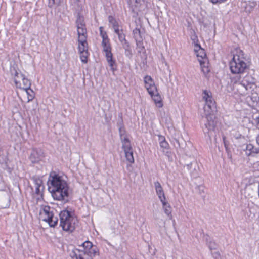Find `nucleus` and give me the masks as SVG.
<instances>
[{"label": "nucleus", "instance_id": "nucleus-20", "mask_svg": "<svg viewBox=\"0 0 259 259\" xmlns=\"http://www.w3.org/2000/svg\"><path fill=\"white\" fill-rule=\"evenodd\" d=\"M162 204V208L165 213L168 216L171 217V207L166 200V199L160 201Z\"/></svg>", "mask_w": 259, "mask_h": 259}, {"label": "nucleus", "instance_id": "nucleus-1", "mask_svg": "<svg viewBox=\"0 0 259 259\" xmlns=\"http://www.w3.org/2000/svg\"><path fill=\"white\" fill-rule=\"evenodd\" d=\"M49 190L54 199L67 201L69 196V186L62 176L55 171L50 172L48 179Z\"/></svg>", "mask_w": 259, "mask_h": 259}, {"label": "nucleus", "instance_id": "nucleus-9", "mask_svg": "<svg viewBox=\"0 0 259 259\" xmlns=\"http://www.w3.org/2000/svg\"><path fill=\"white\" fill-rule=\"evenodd\" d=\"M34 183V186L31 187L32 195L36 198L37 201L43 199V191L44 186L42 185L41 179L36 176L32 177Z\"/></svg>", "mask_w": 259, "mask_h": 259}, {"label": "nucleus", "instance_id": "nucleus-42", "mask_svg": "<svg viewBox=\"0 0 259 259\" xmlns=\"http://www.w3.org/2000/svg\"><path fill=\"white\" fill-rule=\"evenodd\" d=\"M223 142H225V141H226V137H225V136H223Z\"/></svg>", "mask_w": 259, "mask_h": 259}, {"label": "nucleus", "instance_id": "nucleus-12", "mask_svg": "<svg viewBox=\"0 0 259 259\" xmlns=\"http://www.w3.org/2000/svg\"><path fill=\"white\" fill-rule=\"evenodd\" d=\"M213 113H211L208 115L204 112V115L207 119V122L204 124L205 129H204V131L205 132L209 133L210 131H213L215 129L217 123L214 121L215 116Z\"/></svg>", "mask_w": 259, "mask_h": 259}, {"label": "nucleus", "instance_id": "nucleus-7", "mask_svg": "<svg viewBox=\"0 0 259 259\" xmlns=\"http://www.w3.org/2000/svg\"><path fill=\"white\" fill-rule=\"evenodd\" d=\"M39 219L47 222L50 227H55L58 222V218L54 215L52 209L48 205H42L40 208Z\"/></svg>", "mask_w": 259, "mask_h": 259}, {"label": "nucleus", "instance_id": "nucleus-38", "mask_svg": "<svg viewBox=\"0 0 259 259\" xmlns=\"http://www.w3.org/2000/svg\"><path fill=\"white\" fill-rule=\"evenodd\" d=\"M139 0H128V3L129 5H135L138 3Z\"/></svg>", "mask_w": 259, "mask_h": 259}, {"label": "nucleus", "instance_id": "nucleus-30", "mask_svg": "<svg viewBox=\"0 0 259 259\" xmlns=\"http://www.w3.org/2000/svg\"><path fill=\"white\" fill-rule=\"evenodd\" d=\"M137 49L139 53H141L144 49V47L143 46V41L136 42Z\"/></svg>", "mask_w": 259, "mask_h": 259}, {"label": "nucleus", "instance_id": "nucleus-28", "mask_svg": "<svg viewBox=\"0 0 259 259\" xmlns=\"http://www.w3.org/2000/svg\"><path fill=\"white\" fill-rule=\"evenodd\" d=\"M119 132L121 140H123L124 138H128L126 135L125 130L124 127H120L119 128Z\"/></svg>", "mask_w": 259, "mask_h": 259}, {"label": "nucleus", "instance_id": "nucleus-23", "mask_svg": "<svg viewBox=\"0 0 259 259\" xmlns=\"http://www.w3.org/2000/svg\"><path fill=\"white\" fill-rule=\"evenodd\" d=\"M121 140L122 144V147L124 151L132 149L131 142L128 138H124Z\"/></svg>", "mask_w": 259, "mask_h": 259}, {"label": "nucleus", "instance_id": "nucleus-15", "mask_svg": "<svg viewBox=\"0 0 259 259\" xmlns=\"http://www.w3.org/2000/svg\"><path fill=\"white\" fill-rule=\"evenodd\" d=\"M256 6V2L252 0H243L241 3V8L247 13H250Z\"/></svg>", "mask_w": 259, "mask_h": 259}, {"label": "nucleus", "instance_id": "nucleus-6", "mask_svg": "<svg viewBox=\"0 0 259 259\" xmlns=\"http://www.w3.org/2000/svg\"><path fill=\"white\" fill-rule=\"evenodd\" d=\"M10 71L16 87L17 88L25 90L28 93V90L31 86L30 81L14 67L11 68Z\"/></svg>", "mask_w": 259, "mask_h": 259}, {"label": "nucleus", "instance_id": "nucleus-22", "mask_svg": "<svg viewBox=\"0 0 259 259\" xmlns=\"http://www.w3.org/2000/svg\"><path fill=\"white\" fill-rule=\"evenodd\" d=\"M126 160L131 163L134 162L133 149L124 151Z\"/></svg>", "mask_w": 259, "mask_h": 259}, {"label": "nucleus", "instance_id": "nucleus-17", "mask_svg": "<svg viewBox=\"0 0 259 259\" xmlns=\"http://www.w3.org/2000/svg\"><path fill=\"white\" fill-rule=\"evenodd\" d=\"M155 191L160 201H162L166 199V197L163 190V189L158 181L155 182L154 183Z\"/></svg>", "mask_w": 259, "mask_h": 259}, {"label": "nucleus", "instance_id": "nucleus-27", "mask_svg": "<svg viewBox=\"0 0 259 259\" xmlns=\"http://www.w3.org/2000/svg\"><path fill=\"white\" fill-rule=\"evenodd\" d=\"M198 50L196 53V55L198 57H200L202 59H205L206 56V53L204 49L201 48V47H198Z\"/></svg>", "mask_w": 259, "mask_h": 259}, {"label": "nucleus", "instance_id": "nucleus-8", "mask_svg": "<svg viewBox=\"0 0 259 259\" xmlns=\"http://www.w3.org/2000/svg\"><path fill=\"white\" fill-rule=\"evenodd\" d=\"M237 86L238 93L245 96L255 87V84L253 78L251 75H247L237 84Z\"/></svg>", "mask_w": 259, "mask_h": 259}, {"label": "nucleus", "instance_id": "nucleus-10", "mask_svg": "<svg viewBox=\"0 0 259 259\" xmlns=\"http://www.w3.org/2000/svg\"><path fill=\"white\" fill-rule=\"evenodd\" d=\"M202 97L205 102V105L204 106V112L208 115L211 113H213L216 106L211 92L208 90H204L202 93Z\"/></svg>", "mask_w": 259, "mask_h": 259}, {"label": "nucleus", "instance_id": "nucleus-41", "mask_svg": "<svg viewBox=\"0 0 259 259\" xmlns=\"http://www.w3.org/2000/svg\"><path fill=\"white\" fill-rule=\"evenodd\" d=\"M256 140L257 144L259 145V134L256 137Z\"/></svg>", "mask_w": 259, "mask_h": 259}, {"label": "nucleus", "instance_id": "nucleus-2", "mask_svg": "<svg viewBox=\"0 0 259 259\" xmlns=\"http://www.w3.org/2000/svg\"><path fill=\"white\" fill-rule=\"evenodd\" d=\"M78 35V50L81 61L84 63L88 62L89 55L87 42V31L84 17L78 15L76 21Z\"/></svg>", "mask_w": 259, "mask_h": 259}, {"label": "nucleus", "instance_id": "nucleus-13", "mask_svg": "<svg viewBox=\"0 0 259 259\" xmlns=\"http://www.w3.org/2000/svg\"><path fill=\"white\" fill-rule=\"evenodd\" d=\"M145 88L149 94H153L156 92L157 87L155 85V82L152 78L149 75H146L144 78Z\"/></svg>", "mask_w": 259, "mask_h": 259}, {"label": "nucleus", "instance_id": "nucleus-43", "mask_svg": "<svg viewBox=\"0 0 259 259\" xmlns=\"http://www.w3.org/2000/svg\"><path fill=\"white\" fill-rule=\"evenodd\" d=\"M224 144L225 146L226 147V146H227V142H226V141L224 142Z\"/></svg>", "mask_w": 259, "mask_h": 259}, {"label": "nucleus", "instance_id": "nucleus-14", "mask_svg": "<svg viewBox=\"0 0 259 259\" xmlns=\"http://www.w3.org/2000/svg\"><path fill=\"white\" fill-rule=\"evenodd\" d=\"M44 152L41 149L33 148L29 158L32 163H37L42 160Z\"/></svg>", "mask_w": 259, "mask_h": 259}, {"label": "nucleus", "instance_id": "nucleus-37", "mask_svg": "<svg viewBox=\"0 0 259 259\" xmlns=\"http://www.w3.org/2000/svg\"><path fill=\"white\" fill-rule=\"evenodd\" d=\"M55 0H49L48 6L50 8H52L55 5Z\"/></svg>", "mask_w": 259, "mask_h": 259}, {"label": "nucleus", "instance_id": "nucleus-35", "mask_svg": "<svg viewBox=\"0 0 259 259\" xmlns=\"http://www.w3.org/2000/svg\"><path fill=\"white\" fill-rule=\"evenodd\" d=\"M208 246L210 250L215 249H216V244L213 241H210L208 243Z\"/></svg>", "mask_w": 259, "mask_h": 259}, {"label": "nucleus", "instance_id": "nucleus-16", "mask_svg": "<svg viewBox=\"0 0 259 259\" xmlns=\"http://www.w3.org/2000/svg\"><path fill=\"white\" fill-rule=\"evenodd\" d=\"M10 205V198L8 193L4 190H0V207L5 208Z\"/></svg>", "mask_w": 259, "mask_h": 259}, {"label": "nucleus", "instance_id": "nucleus-36", "mask_svg": "<svg viewBox=\"0 0 259 259\" xmlns=\"http://www.w3.org/2000/svg\"><path fill=\"white\" fill-rule=\"evenodd\" d=\"M114 30V32L118 35V36H120V34H122L123 33V30L120 28V27H118Z\"/></svg>", "mask_w": 259, "mask_h": 259}, {"label": "nucleus", "instance_id": "nucleus-21", "mask_svg": "<svg viewBox=\"0 0 259 259\" xmlns=\"http://www.w3.org/2000/svg\"><path fill=\"white\" fill-rule=\"evenodd\" d=\"M133 33L136 42L143 41V38L139 29L135 28L134 29Z\"/></svg>", "mask_w": 259, "mask_h": 259}, {"label": "nucleus", "instance_id": "nucleus-25", "mask_svg": "<svg viewBox=\"0 0 259 259\" xmlns=\"http://www.w3.org/2000/svg\"><path fill=\"white\" fill-rule=\"evenodd\" d=\"M159 140L160 141V146L161 148L164 149H167L168 147V144L165 141V138L163 136H159Z\"/></svg>", "mask_w": 259, "mask_h": 259}, {"label": "nucleus", "instance_id": "nucleus-39", "mask_svg": "<svg viewBox=\"0 0 259 259\" xmlns=\"http://www.w3.org/2000/svg\"><path fill=\"white\" fill-rule=\"evenodd\" d=\"M192 165V163H190V164H187L184 167H186L188 170H190Z\"/></svg>", "mask_w": 259, "mask_h": 259}, {"label": "nucleus", "instance_id": "nucleus-32", "mask_svg": "<svg viewBox=\"0 0 259 259\" xmlns=\"http://www.w3.org/2000/svg\"><path fill=\"white\" fill-rule=\"evenodd\" d=\"M125 55H126V56H127L128 58H131L133 56V52H132V48H130L128 50H126L125 51Z\"/></svg>", "mask_w": 259, "mask_h": 259}, {"label": "nucleus", "instance_id": "nucleus-29", "mask_svg": "<svg viewBox=\"0 0 259 259\" xmlns=\"http://www.w3.org/2000/svg\"><path fill=\"white\" fill-rule=\"evenodd\" d=\"M99 29H100V35L102 38V40L109 39L106 32L105 31H103V27H100Z\"/></svg>", "mask_w": 259, "mask_h": 259}, {"label": "nucleus", "instance_id": "nucleus-18", "mask_svg": "<svg viewBox=\"0 0 259 259\" xmlns=\"http://www.w3.org/2000/svg\"><path fill=\"white\" fill-rule=\"evenodd\" d=\"M154 102L157 107L161 108L163 106L162 100L161 96L158 93L157 90L156 92H154L153 94H149Z\"/></svg>", "mask_w": 259, "mask_h": 259}, {"label": "nucleus", "instance_id": "nucleus-11", "mask_svg": "<svg viewBox=\"0 0 259 259\" xmlns=\"http://www.w3.org/2000/svg\"><path fill=\"white\" fill-rule=\"evenodd\" d=\"M102 46L105 52L107 61L113 72L116 70L115 61L113 59V54L111 52V47L109 39L102 40Z\"/></svg>", "mask_w": 259, "mask_h": 259}, {"label": "nucleus", "instance_id": "nucleus-40", "mask_svg": "<svg viewBox=\"0 0 259 259\" xmlns=\"http://www.w3.org/2000/svg\"><path fill=\"white\" fill-rule=\"evenodd\" d=\"M200 47V46L199 45H196L195 46V51L196 53H197L198 52V47Z\"/></svg>", "mask_w": 259, "mask_h": 259}, {"label": "nucleus", "instance_id": "nucleus-19", "mask_svg": "<svg viewBox=\"0 0 259 259\" xmlns=\"http://www.w3.org/2000/svg\"><path fill=\"white\" fill-rule=\"evenodd\" d=\"M245 151L247 156H253L259 153V149L255 147L252 144H249L246 145Z\"/></svg>", "mask_w": 259, "mask_h": 259}, {"label": "nucleus", "instance_id": "nucleus-34", "mask_svg": "<svg viewBox=\"0 0 259 259\" xmlns=\"http://www.w3.org/2000/svg\"><path fill=\"white\" fill-rule=\"evenodd\" d=\"M122 44V47L125 50H128L131 48L130 43L127 41L125 42H123Z\"/></svg>", "mask_w": 259, "mask_h": 259}, {"label": "nucleus", "instance_id": "nucleus-44", "mask_svg": "<svg viewBox=\"0 0 259 259\" xmlns=\"http://www.w3.org/2000/svg\"><path fill=\"white\" fill-rule=\"evenodd\" d=\"M215 259H218V258L217 257H215Z\"/></svg>", "mask_w": 259, "mask_h": 259}, {"label": "nucleus", "instance_id": "nucleus-31", "mask_svg": "<svg viewBox=\"0 0 259 259\" xmlns=\"http://www.w3.org/2000/svg\"><path fill=\"white\" fill-rule=\"evenodd\" d=\"M28 93L27 92H26V93L28 95V101H31L34 98L33 92L30 88L28 90Z\"/></svg>", "mask_w": 259, "mask_h": 259}, {"label": "nucleus", "instance_id": "nucleus-3", "mask_svg": "<svg viewBox=\"0 0 259 259\" xmlns=\"http://www.w3.org/2000/svg\"><path fill=\"white\" fill-rule=\"evenodd\" d=\"M80 249H74L70 253L72 259H93L96 255H99L95 246H93L92 242L86 241L83 242Z\"/></svg>", "mask_w": 259, "mask_h": 259}, {"label": "nucleus", "instance_id": "nucleus-33", "mask_svg": "<svg viewBox=\"0 0 259 259\" xmlns=\"http://www.w3.org/2000/svg\"><path fill=\"white\" fill-rule=\"evenodd\" d=\"M118 39L121 44L127 41L125 39V35L124 33L120 34V35L118 36Z\"/></svg>", "mask_w": 259, "mask_h": 259}, {"label": "nucleus", "instance_id": "nucleus-4", "mask_svg": "<svg viewBox=\"0 0 259 259\" xmlns=\"http://www.w3.org/2000/svg\"><path fill=\"white\" fill-rule=\"evenodd\" d=\"M246 59L243 51L240 49L236 51L232 60L230 62V68L233 74H240L247 68Z\"/></svg>", "mask_w": 259, "mask_h": 259}, {"label": "nucleus", "instance_id": "nucleus-5", "mask_svg": "<svg viewBox=\"0 0 259 259\" xmlns=\"http://www.w3.org/2000/svg\"><path fill=\"white\" fill-rule=\"evenodd\" d=\"M60 226L63 230L67 232H72L77 224V219L72 215L67 210H63L59 214Z\"/></svg>", "mask_w": 259, "mask_h": 259}, {"label": "nucleus", "instance_id": "nucleus-24", "mask_svg": "<svg viewBox=\"0 0 259 259\" xmlns=\"http://www.w3.org/2000/svg\"><path fill=\"white\" fill-rule=\"evenodd\" d=\"M199 61L200 64L201 65L202 71L205 74L208 73L209 72L210 70L207 65V63H206L205 61H202L200 59H199Z\"/></svg>", "mask_w": 259, "mask_h": 259}, {"label": "nucleus", "instance_id": "nucleus-26", "mask_svg": "<svg viewBox=\"0 0 259 259\" xmlns=\"http://www.w3.org/2000/svg\"><path fill=\"white\" fill-rule=\"evenodd\" d=\"M110 23L112 25V26L114 29L120 27L118 23L116 20L112 16H109L108 18Z\"/></svg>", "mask_w": 259, "mask_h": 259}]
</instances>
